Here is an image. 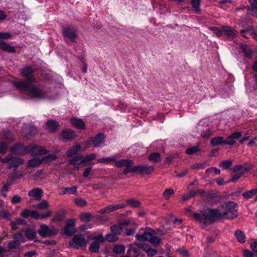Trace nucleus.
Instances as JSON below:
<instances>
[{
  "label": "nucleus",
  "instance_id": "f257e3e1",
  "mask_svg": "<svg viewBox=\"0 0 257 257\" xmlns=\"http://www.w3.org/2000/svg\"><path fill=\"white\" fill-rule=\"evenodd\" d=\"M23 76L26 78V81H14V85L21 93L26 94L30 97L43 99L46 97L40 85H32V83L35 82V78L33 76V70L31 67L28 66L22 69L21 71Z\"/></svg>",
  "mask_w": 257,
  "mask_h": 257
},
{
  "label": "nucleus",
  "instance_id": "f03ea898",
  "mask_svg": "<svg viewBox=\"0 0 257 257\" xmlns=\"http://www.w3.org/2000/svg\"><path fill=\"white\" fill-rule=\"evenodd\" d=\"M194 219L203 224H211L217 220L222 219L223 215L218 208L204 209L200 213H195L193 215Z\"/></svg>",
  "mask_w": 257,
  "mask_h": 257
},
{
  "label": "nucleus",
  "instance_id": "7ed1b4c3",
  "mask_svg": "<svg viewBox=\"0 0 257 257\" xmlns=\"http://www.w3.org/2000/svg\"><path fill=\"white\" fill-rule=\"evenodd\" d=\"M221 207L225 210L222 213V218L233 219L237 217L238 205L232 201H228L222 203Z\"/></svg>",
  "mask_w": 257,
  "mask_h": 257
},
{
  "label": "nucleus",
  "instance_id": "20e7f679",
  "mask_svg": "<svg viewBox=\"0 0 257 257\" xmlns=\"http://www.w3.org/2000/svg\"><path fill=\"white\" fill-rule=\"evenodd\" d=\"M2 162L3 163H8V168L11 169L17 168L19 166L23 164L24 160L18 157H14L13 155H9L2 159Z\"/></svg>",
  "mask_w": 257,
  "mask_h": 257
},
{
  "label": "nucleus",
  "instance_id": "39448f33",
  "mask_svg": "<svg viewBox=\"0 0 257 257\" xmlns=\"http://www.w3.org/2000/svg\"><path fill=\"white\" fill-rule=\"evenodd\" d=\"M69 245L76 249L85 248L86 246V241L84 235L81 233L75 234L70 241Z\"/></svg>",
  "mask_w": 257,
  "mask_h": 257
},
{
  "label": "nucleus",
  "instance_id": "423d86ee",
  "mask_svg": "<svg viewBox=\"0 0 257 257\" xmlns=\"http://www.w3.org/2000/svg\"><path fill=\"white\" fill-rule=\"evenodd\" d=\"M38 233L43 238L49 237L57 235L58 233V229L55 227L49 228L47 225L42 224Z\"/></svg>",
  "mask_w": 257,
  "mask_h": 257
},
{
  "label": "nucleus",
  "instance_id": "0eeeda50",
  "mask_svg": "<svg viewBox=\"0 0 257 257\" xmlns=\"http://www.w3.org/2000/svg\"><path fill=\"white\" fill-rule=\"evenodd\" d=\"M12 37V35L8 32L0 33V39H8ZM0 49L3 51L9 53H15L16 52L15 47L10 46L7 43L0 40Z\"/></svg>",
  "mask_w": 257,
  "mask_h": 257
},
{
  "label": "nucleus",
  "instance_id": "6e6552de",
  "mask_svg": "<svg viewBox=\"0 0 257 257\" xmlns=\"http://www.w3.org/2000/svg\"><path fill=\"white\" fill-rule=\"evenodd\" d=\"M27 154L29 153L33 156L45 155L48 152V151L45 147L35 144H32L27 146Z\"/></svg>",
  "mask_w": 257,
  "mask_h": 257
},
{
  "label": "nucleus",
  "instance_id": "1a4fd4ad",
  "mask_svg": "<svg viewBox=\"0 0 257 257\" xmlns=\"http://www.w3.org/2000/svg\"><path fill=\"white\" fill-rule=\"evenodd\" d=\"M144 230L142 234L138 233L136 235V239L140 241H150L152 235L155 234L154 231L151 228L147 227L145 229L142 228L140 231Z\"/></svg>",
  "mask_w": 257,
  "mask_h": 257
},
{
  "label": "nucleus",
  "instance_id": "9d476101",
  "mask_svg": "<svg viewBox=\"0 0 257 257\" xmlns=\"http://www.w3.org/2000/svg\"><path fill=\"white\" fill-rule=\"evenodd\" d=\"M75 223V220L74 219L68 220L67 221L66 226L64 228V233L66 235L71 236L76 232L74 227Z\"/></svg>",
  "mask_w": 257,
  "mask_h": 257
},
{
  "label": "nucleus",
  "instance_id": "9b49d317",
  "mask_svg": "<svg viewBox=\"0 0 257 257\" xmlns=\"http://www.w3.org/2000/svg\"><path fill=\"white\" fill-rule=\"evenodd\" d=\"M27 146L23 144L19 143L15 144L11 148V152L13 154L23 155L27 154Z\"/></svg>",
  "mask_w": 257,
  "mask_h": 257
},
{
  "label": "nucleus",
  "instance_id": "f8f14e48",
  "mask_svg": "<svg viewBox=\"0 0 257 257\" xmlns=\"http://www.w3.org/2000/svg\"><path fill=\"white\" fill-rule=\"evenodd\" d=\"M62 34L64 37L68 38L73 43L75 42V39L77 37L76 32L70 28H63Z\"/></svg>",
  "mask_w": 257,
  "mask_h": 257
},
{
  "label": "nucleus",
  "instance_id": "ddd939ff",
  "mask_svg": "<svg viewBox=\"0 0 257 257\" xmlns=\"http://www.w3.org/2000/svg\"><path fill=\"white\" fill-rule=\"evenodd\" d=\"M61 136L63 139L68 141H72L77 137L75 132L70 129L63 130L61 132Z\"/></svg>",
  "mask_w": 257,
  "mask_h": 257
},
{
  "label": "nucleus",
  "instance_id": "4468645a",
  "mask_svg": "<svg viewBox=\"0 0 257 257\" xmlns=\"http://www.w3.org/2000/svg\"><path fill=\"white\" fill-rule=\"evenodd\" d=\"M105 139V135L102 133H99L95 137L90 139V142L93 144V146L95 148L98 147L100 144L104 142Z\"/></svg>",
  "mask_w": 257,
  "mask_h": 257
},
{
  "label": "nucleus",
  "instance_id": "2eb2a0df",
  "mask_svg": "<svg viewBox=\"0 0 257 257\" xmlns=\"http://www.w3.org/2000/svg\"><path fill=\"white\" fill-rule=\"evenodd\" d=\"M136 168L137 172L147 175L150 174L154 170V166L148 165H137Z\"/></svg>",
  "mask_w": 257,
  "mask_h": 257
},
{
  "label": "nucleus",
  "instance_id": "dca6fc26",
  "mask_svg": "<svg viewBox=\"0 0 257 257\" xmlns=\"http://www.w3.org/2000/svg\"><path fill=\"white\" fill-rule=\"evenodd\" d=\"M134 162L130 159H120L119 160H115V165L117 167H131Z\"/></svg>",
  "mask_w": 257,
  "mask_h": 257
},
{
  "label": "nucleus",
  "instance_id": "f3484780",
  "mask_svg": "<svg viewBox=\"0 0 257 257\" xmlns=\"http://www.w3.org/2000/svg\"><path fill=\"white\" fill-rule=\"evenodd\" d=\"M46 125L49 131L51 133L55 132L59 126L58 122L53 119L48 120Z\"/></svg>",
  "mask_w": 257,
  "mask_h": 257
},
{
  "label": "nucleus",
  "instance_id": "a211bd4d",
  "mask_svg": "<svg viewBox=\"0 0 257 257\" xmlns=\"http://www.w3.org/2000/svg\"><path fill=\"white\" fill-rule=\"evenodd\" d=\"M71 123L78 129L84 130L85 128V125L83 120L80 118L72 117L70 119Z\"/></svg>",
  "mask_w": 257,
  "mask_h": 257
},
{
  "label": "nucleus",
  "instance_id": "6ab92c4d",
  "mask_svg": "<svg viewBox=\"0 0 257 257\" xmlns=\"http://www.w3.org/2000/svg\"><path fill=\"white\" fill-rule=\"evenodd\" d=\"M28 194L29 196L34 197L39 200L43 195V192L41 189L37 188L30 190Z\"/></svg>",
  "mask_w": 257,
  "mask_h": 257
},
{
  "label": "nucleus",
  "instance_id": "aec40b11",
  "mask_svg": "<svg viewBox=\"0 0 257 257\" xmlns=\"http://www.w3.org/2000/svg\"><path fill=\"white\" fill-rule=\"evenodd\" d=\"M127 254L133 257H138L140 255V251L138 247L134 244H130L128 249L127 251Z\"/></svg>",
  "mask_w": 257,
  "mask_h": 257
},
{
  "label": "nucleus",
  "instance_id": "412c9836",
  "mask_svg": "<svg viewBox=\"0 0 257 257\" xmlns=\"http://www.w3.org/2000/svg\"><path fill=\"white\" fill-rule=\"evenodd\" d=\"M221 28L223 32L228 38H233L236 36V32L233 30L231 27L224 26L221 27Z\"/></svg>",
  "mask_w": 257,
  "mask_h": 257
},
{
  "label": "nucleus",
  "instance_id": "4be33fe9",
  "mask_svg": "<svg viewBox=\"0 0 257 257\" xmlns=\"http://www.w3.org/2000/svg\"><path fill=\"white\" fill-rule=\"evenodd\" d=\"M77 186H74L72 187H65L62 188L61 192H59V195H64L66 194H77Z\"/></svg>",
  "mask_w": 257,
  "mask_h": 257
},
{
  "label": "nucleus",
  "instance_id": "5701e85b",
  "mask_svg": "<svg viewBox=\"0 0 257 257\" xmlns=\"http://www.w3.org/2000/svg\"><path fill=\"white\" fill-rule=\"evenodd\" d=\"M234 235L237 239V240L241 243H244L246 241V236L244 233L240 230H237L235 231Z\"/></svg>",
  "mask_w": 257,
  "mask_h": 257
},
{
  "label": "nucleus",
  "instance_id": "b1692460",
  "mask_svg": "<svg viewBox=\"0 0 257 257\" xmlns=\"http://www.w3.org/2000/svg\"><path fill=\"white\" fill-rule=\"evenodd\" d=\"M42 162H43L42 159L33 158L29 161L28 166L31 168H37L40 166Z\"/></svg>",
  "mask_w": 257,
  "mask_h": 257
},
{
  "label": "nucleus",
  "instance_id": "393cba45",
  "mask_svg": "<svg viewBox=\"0 0 257 257\" xmlns=\"http://www.w3.org/2000/svg\"><path fill=\"white\" fill-rule=\"evenodd\" d=\"M240 47L246 57H250L252 54V50L247 45L241 44Z\"/></svg>",
  "mask_w": 257,
  "mask_h": 257
},
{
  "label": "nucleus",
  "instance_id": "a878e982",
  "mask_svg": "<svg viewBox=\"0 0 257 257\" xmlns=\"http://www.w3.org/2000/svg\"><path fill=\"white\" fill-rule=\"evenodd\" d=\"M81 149V146L79 144L73 146L69 149L66 152L68 157H71L76 154Z\"/></svg>",
  "mask_w": 257,
  "mask_h": 257
},
{
  "label": "nucleus",
  "instance_id": "bb28decb",
  "mask_svg": "<svg viewBox=\"0 0 257 257\" xmlns=\"http://www.w3.org/2000/svg\"><path fill=\"white\" fill-rule=\"evenodd\" d=\"M148 159L153 163L158 162L161 160V154L157 152L151 153L148 156Z\"/></svg>",
  "mask_w": 257,
  "mask_h": 257
},
{
  "label": "nucleus",
  "instance_id": "cd10ccee",
  "mask_svg": "<svg viewBox=\"0 0 257 257\" xmlns=\"http://www.w3.org/2000/svg\"><path fill=\"white\" fill-rule=\"evenodd\" d=\"M25 236L29 240L34 239L36 236V233L31 228H27L25 231Z\"/></svg>",
  "mask_w": 257,
  "mask_h": 257
},
{
  "label": "nucleus",
  "instance_id": "c85d7f7f",
  "mask_svg": "<svg viewBox=\"0 0 257 257\" xmlns=\"http://www.w3.org/2000/svg\"><path fill=\"white\" fill-rule=\"evenodd\" d=\"M200 3L201 0H191L190 3L192 5V9L197 13H199L201 11L200 7Z\"/></svg>",
  "mask_w": 257,
  "mask_h": 257
},
{
  "label": "nucleus",
  "instance_id": "c756f323",
  "mask_svg": "<svg viewBox=\"0 0 257 257\" xmlns=\"http://www.w3.org/2000/svg\"><path fill=\"white\" fill-rule=\"evenodd\" d=\"M207 197L209 199H212L215 202H219L222 199V197L218 195L216 193L214 192H211L207 194Z\"/></svg>",
  "mask_w": 257,
  "mask_h": 257
},
{
  "label": "nucleus",
  "instance_id": "7c9ffc66",
  "mask_svg": "<svg viewBox=\"0 0 257 257\" xmlns=\"http://www.w3.org/2000/svg\"><path fill=\"white\" fill-rule=\"evenodd\" d=\"M210 144L212 146L224 144V140L222 137H217L211 139Z\"/></svg>",
  "mask_w": 257,
  "mask_h": 257
},
{
  "label": "nucleus",
  "instance_id": "2f4dec72",
  "mask_svg": "<svg viewBox=\"0 0 257 257\" xmlns=\"http://www.w3.org/2000/svg\"><path fill=\"white\" fill-rule=\"evenodd\" d=\"M256 194L257 188H255L244 192L242 194V197H244L245 199H248L251 198L252 196L256 195Z\"/></svg>",
  "mask_w": 257,
  "mask_h": 257
},
{
  "label": "nucleus",
  "instance_id": "473e14b6",
  "mask_svg": "<svg viewBox=\"0 0 257 257\" xmlns=\"http://www.w3.org/2000/svg\"><path fill=\"white\" fill-rule=\"evenodd\" d=\"M110 229L111 233H113L117 235L120 234L122 231V228L119 224L112 225Z\"/></svg>",
  "mask_w": 257,
  "mask_h": 257
},
{
  "label": "nucleus",
  "instance_id": "72a5a7b5",
  "mask_svg": "<svg viewBox=\"0 0 257 257\" xmlns=\"http://www.w3.org/2000/svg\"><path fill=\"white\" fill-rule=\"evenodd\" d=\"M80 218L82 221L88 222L92 218V215L90 212H83L81 214Z\"/></svg>",
  "mask_w": 257,
  "mask_h": 257
},
{
  "label": "nucleus",
  "instance_id": "f704fd0d",
  "mask_svg": "<svg viewBox=\"0 0 257 257\" xmlns=\"http://www.w3.org/2000/svg\"><path fill=\"white\" fill-rule=\"evenodd\" d=\"M3 138L8 141H13L14 140L13 135L8 130L3 131Z\"/></svg>",
  "mask_w": 257,
  "mask_h": 257
},
{
  "label": "nucleus",
  "instance_id": "c9c22d12",
  "mask_svg": "<svg viewBox=\"0 0 257 257\" xmlns=\"http://www.w3.org/2000/svg\"><path fill=\"white\" fill-rule=\"evenodd\" d=\"M126 203L127 205L131 206L132 207H138L141 205L140 202L135 198L127 199Z\"/></svg>",
  "mask_w": 257,
  "mask_h": 257
},
{
  "label": "nucleus",
  "instance_id": "e433bc0d",
  "mask_svg": "<svg viewBox=\"0 0 257 257\" xmlns=\"http://www.w3.org/2000/svg\"><path fill=\"white\" fill-rule=\"evenodd\" d=\"M65 212L64 210H60L55 214L54 218V221H61L65 217Z\"/></svg>",
  "mask_w": 257,
  "mask_h": 257
},
{
  "label": "nucleus",
  "instance_id": "4c0bfd02",
  "mask_svg": "<svg viewBox=\"0 0 257 257\" xmlns=\"http://www.w3.org/2000/svg\"><path fill=\"white\" fill-rule=\"evenodd\" d=\"M100 248V244L96 242H92L89 247V250L91 252H97Z\"/></svg>",
  "mask_w": 257,
  "mask_h": 257
},
{
  "label": "nucleus",
  "instance_id": "58836bf2",
  "mask_svg": "<svg viewBox=\"0 0 257 257\" xmlns=\"http://www.w3.org/2000/svg\"><path fill=\"white\" fill-rule=\"evenodd\" d=\"M105 239L110 242H114L118 240V237L117 235L111 233L106 235Z\"/></svg>",
  "mask_w": 257,
  "mask_h": 257
},
{
  "label": "nucleus",
  "instance_id": "ea45409f",
  "mask_svg": "<svg viewBox=\"0 0 257 257\" xmlns=\"http://www.w3.org/2000/svg\"><path fill=\"white\" fill-rule=\"evenodd\" d=\"M114 211L113 205H109L104 208L100 209L98 212L100 214L109 213Z\"/></svg>",
  "mask_w": 257,
  "mask_h": 257
},
{
  "label": "nucleus",
  "instance_id": "a19ab883",
  "mask_svg": "<svg viewBox=\"0 0 257 257\" xmlns=\"http://www.w3.org/2000/svg\"><path fill=\"white\" fill-rule=\"evenodd\" d=\"M244 174V172H239L236 173L234 175L232 176L231 178L228 180L226 183L230 182H235L238 180L241 176Z\"/></svg>",
  "mask_w": 257,
  "mask_h": 257
},
{
  "label": "nucleus",
  "instance_id": "79ce46f5",
  "mask_svg": "<svg viewBox=\"0 0 257 257\" xmlns=\"http://www.w3.org/2000/svg\"><path fill=\"white\" fill-rule=\"evenodd\" d=\"M74 201L75 204L79 207H84L87 205L86 200L81 198H75Z\"/></svg>",
  "mask_w": 257,
  "mask_h": 257
},
{
  "label": "nucleus",
  "instance_id": "37998d69",
  "mask_svg": "<svg viewBox=\"0 0 257 257\" xmlns=\"http://www.w3.org/2000/svg\"><path fill=\"white\" fill-rule=\"evenodd\" d=\"M96 158L95 154H90L86 155L84 158L80 161V163H85L94 160Z\"/></svg>",
  "mask_w": 257,
  "mask_h": 257
},
{
  "label": "nucleus",
  "instance_id": "c03bdc74",
  "mask_svg": "<svg viewBox=\"0 0 257 257\" xmlns=\"http://www.w3.org/2000/svg\"><path fill=\"white\" fill-rule=\"evenodd\" d=\"M20 240H13L8 243V247L10 249H14L20 245Z\"/></svg>",
  "mask_w": 257,
  "mask_h": 257
},
{
  "label": "nucleus",
  "instance_id": "a18cd8bd",
  "mask_svg": "<svg viewBox=\"0 0 257 257\" xmlns=\"http://www.w3.org/2000/svg\"><path fill=\"white\" fill-rule=\"evenodd\" d=\"M125 250V246L123 245H117L113 248V251L116 254H120L123 252Z\"/></svg>",
  "mask_w": 257,
  "mask_h": 257
},
{
  "label": "nucleus",
  "instance_id": "49530a36",
  "mask_svg": "<svg viewBox=\"0 0 257 257\" xmlns=\"http://www.w3.org/2000/svg\"><path fill=\"white\" fill-rule=\"evenodd\" d=\"M135 245L138 247L139 249H142L143 251H145L146 253L149 249V247H150V245L147 244L143 243H135Z\"/></svg>",
  "mask_w": 257,
  "mask_h": 257
},
{
  "label": "nucleus",
  "instance_id": "de8ad7c7",
  "mask_svg": "<svg viewBox=\"0 0 257 257\" xmlns=\"http://www.w3.org/2000/svg\"><path fill=\"white\" fill-rule=\"evenodd\" d=\"M232 165V163L231 160H223L221 162L219 166L224 169H228L230 168Z\"/></svg>",
  "mask_w": 257,
  "mask_h": 257
},
{
  "label": "nucleus",
  "instance_id": "09e8293b",
  "mask_svg": "<svg viewBox=\"0 0 257 257\" xmlns=\"http://www.w3.org/2000/svg\"><path fill=\"white\" fill-rule=\"evenodd\" d=\"M161 240L160 237L153 235L149 242L154 246H157L160 243Z\"/></svg>",
  "mask_w": 257,
  "mask_h": 257
},
{
  "label": "nucleus",
  "instance_id": "8fccbe9b",
  "mask_svg": "<svg viewBox=\"0 0 257 257\" xmlns=\"http://www.w3.org/2000/svg\"><path fill=\"white\" fill-rule=\"evenodd\" d=\"M199 151L198 146H193L186 150L185 153L187 155H193Z\"/></svg>",
  "mask_w": 257,
  "mask_h": 257
},
{
  "label": "nucleus",
  "instance_id": "3c124183",
  "mask_svg": "<svg viewBox=\"0 0 257 257\" xmlns=\"http://www.w3.org/2000/svg\"><path fill=\"white\" fill-rule=\"evenodd\" d=\"M174 193V190L171 188H169L165 190L163 193V196L166 199H168Z\"/></svg>",
  "mask_w": 257,
  "mask_h": 257
},
{
  "label": "nucleus",
  "instance_id": "603ef678",
  "mask_svg": "<svg viewBox=\"0 0 257 257\" xmlns=\"http://www.w3.org/2000/svg\"><path fill=\"white\" fill-rule=\"evenodd\" d=\"M23 177V174L19 172H15L11 176H9V178L12 181H15Z\"/></svg>",
  "mask_w": 257,
  "mask_h": 257
},
{
  "label": "nucleus",
  "instance_id": "864d4df0",
  "mask_svg": "<svg viewBox=\"0 0 257 257\" xmlns=\"http://www.w3.org/2000/svg\"><path fill=\"white\" fill-rule=\"evenodd\" d=\"M92 240L93 241H96V242L100 244V243L103 242L105 241V238L102 234H99L98 235L94 236L92 238Z\"/></svg>",
  "mask_w": 257,
  "mask_h": 257
},
{
  "label": "nucleus",
  "instance_id": "5fc2aeb1",
  "mask_svg": "<svg viewBox=\"0 0 257 257\" xmlns=\"http://www.w3.org/2000/svg\"><path fill=\"white\" fill-rule=\"evenodd\" d=\"M35 241L36 242L43 243L47 245H54L56 244V241L54 239H48L44 241H42L41 240H35Z\"/></svg>",
  "mask_w": 257,
  "mask_h": 257
},
{
  "label": "nucleus",
  "instance_id": "6e6d98bb",
  "mask_svg": "<svg viewBox=\"0 0 257 257\" xmlns=\"http://www.w3.org/2000/svg\"><path fill=\"white\" fill-rule=\"evenodd\" d=\"M57 159V156L54 154H49L47 156L42 158V160L43 162H48L49 161H52L56 160Z\"/></svg>",
  "mask_w": 257,
  "mask_h": 257
},
{
  "label": "nucleus",
  "instance_id": "4d7b16f0",
  "mask_svg": "<svg viewBox=\"0 0 257 257\" xmlns=\"http://www.w3.org/2000/svg\"><path fill=\"white\" fill-rule=\"evenodd\" d=\"M177 252L185 257H189L190 256L189 251L184 248H179L177 249Z\"/></svg>",
  "mask_w": 257,
  "mask_h": 257
},
{
  "label": "nucleus",
  "instance_id": "13d9d810",
  "mask_svg": "<svg viewBox=\"0 0 257 257\" xmlns=\"http://www.w3.org/2000/svg\"><path fill=\"white\" fill-rule=\"evenodd\" d=\"M136 167V166H131V167H125L126 168L125 169H124V170L123 171V174L124 175H126L130 172H137Z\"/></svg>",
  "mask_w": 257,
  "mask_h": 257
},
{
  "label": "nucleus",
  "instance_id": "bf43d9fd",
  "mask_svg": "<svg viewBox=\"0 0 257 257\" xmlns=\"http://www.w3.org/2000/svg\"><path fill=\"white\" fill-rule=\"evenodd\" d=\"M158 253V250L154 248H152L151 246L147 251L146 253L148 257H153Z\"/></svg>",
  "mask_w": 257,
  "mask_h": 257
},
{
  "label": "nucleus",
  "instance_id": "052dcab7",
  "mask_svg": "<svg viewBox=\"0 0 257 257\" xmlns=\"http://www.w3.org/2000/svg\"><path fill=\"white\" fill-rule=\"evenodd\" d=\"M7 144L3 142H0V153L5 154L8 149Z\"/></svg>",
  "mask_w": 257,
  "mask_h": 257
},
{
  "label": "nucleus",
  "instance_id": "680f3d73",
  "mask_svg": "<svg viewBox=\"0 0 257 257\" xmlns=\"http://www.w3.org/2000/svg\"><path fill=\"white\" fill-rule=\"evenodd\" d=\"M235 143V141L230 135L226 140H224V144L232 146Z\"/></svg>",
  "mask_w": 257,
  "mask_h": 257
},
{
  "label": "nucleus",
  "instance_id": "e2e57ef3",
  "mask_svg": "<svg viewBox=\"0 0 257 257\" xmlns=\"http://www.w3.org/2000/svg\"><path fill=\"white\" fill-rule=\"evenodd\" d=\"M82 157V155L73 157L69 160V164L71 165H76V162L80 161Z\"/></svg>",
  "mask_w": 257,
  "mask_h": 257
},
{
  "label": "nucleus",
  "instance_id": "0e129e2a",
  "mask_svg": "<svg viewBox=\"0 0 257 257\" xmlns=\"http://www.w3.org/2000/svg\"><path fill=\"white\" fill-rule=\"evenodd\" d=\"M211 30L213 31V33L215 34L218 37H221L223 33L222 29L220 30L216 27H212L211 28Z\"/></svg>",
  "mask_w": 257,
  "mask_h": 257
},
{
  "label": "nucleus",
  "instance_id": "69168bd1",
  "mask_svg": "<svg viewBox=\"0 0 257 257\" xmlns=\"http://www.w3.org/2000/svg\"><path fill=\"white\" fill-rule=\"evenodd\" d=\"M40 216V214L35 210H31L30 218L35 219H38Z\"/></svg>",
  "mask_w": 257,
  "mask_h": 257
},
{
  "label": "nucleus",
  "instance_id": "338daca9",
  "mask_svg": "<svg viewBox=\"0 0 257 257\" xmlns=\"http://www.w3.org/2000/svg\"><path fill=\"white\" fill-rule=\"evenodd\" d=\"M91 186L93 189L97 190V189H102V188H104L105 186V185L102 183L99 182L98 183L92 184Z\"/></svg>",
  "mask_w": 257,
  "mask_h": 257
},
{
  "label": "nucleus",
  "instance_id": "774afa93",
  "mask_svg": "<svg viewBox=\"0 0 257 257\" xmlns=\"http://www.w3.org/2000/svg\"><path fill=\"white\" fill-rule=\"evenodd\" d=\"M30 210L25 209L21 213V216L24 218H27L29 217H30Z\"/></svg>",
  "mask_w": 257,
  "mask_h": 257
}]
</instances>
